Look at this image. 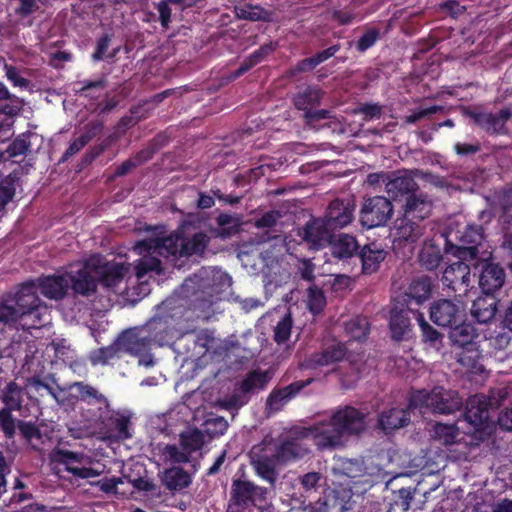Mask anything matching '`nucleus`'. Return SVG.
Masks as SVG:
<instances>
[{
	"label": "nucleus",
	"instance_id": "nucleus-1",
	"mask_svg": "<svg viewBox=\"0 0 512 512\" xmlns=\"http://www.w3.org/2000/svg\"><path fill=\"white\" fill-rule=\"evenodd\" d=\"M211 238L204 231L192 235L185 232L184 225L170 235L155 239V252L162 257H202L209 246Z\"/></svg>",
	"mask_w": 512,
	"mask_h": 512
},
{
	"label": "nucleus",
	"instance_id": "nucleus-2",
	"mask_svg": "<svg viewBox=\"0 0 512 512\" xmlns=\"http://www.w3.org/2000/svg\"><path fill=\"white\" fill-rule=\"evenodd\" d=\"M433 202L423 192H415L406 198L403 205V216L396 221V234L399 238L416 242L425 231L422 222L431 215Z\"/></svg>",
	"mask_w": 512,
	"mask_h": 512
},
{
	"label": "nucleus",
	"instance_id": "nucleus-3",
	"mask_svg": "<svg viewBox=\"0 0 512 512\" xmlns=\"http://www.w3.org/2000/svg\"><path fill=\"white\" fill-rule=\"evenodd\" d=\"M463 406V399L457 391L435 387L431 391H413L409 397V407L418 408L421 413L453 414Z\"/></svg>",
	"mask_w": 512,
	"mask_h": 512
},
{
	"label": "nucleus",
	"instance_id": "nucleus-4",
	"mask_svg": "<svg viewBox=\"0 0 512 512\" xmlns=\"http://www.w3.org/2000/svg\"><path fill=\"white\" fill-rule=\"evenodd\" d=\"M449 340L458 362L462 366L475 369L482 356L480 335L476 328L463 320L450 328Z\"/></svg>",
	"mask_w": 512,
	"mask_h": 512
},
{
	"label": "nucleus",
	"instance_id": "nucleus-5",
	"mask_svg": "<svg viewBox=\"0 0 512 512\" xmlns=\"http://www.w3.org/2000/svg\"><path fill=\"white\" fill-rule=\"evenodd\" d=\"M443 241V250L446 254L452 255L459 260H467L470 263H478L480 246L482 245L485 234L481 225H468L462 232L456 235L457 243H453L448 235L441 234Z\"/></svg>",
	"mask_w": 512,
	"mask_h": 512
},
{
	"label": "nucleus",
	"instance_id": "nucleus-6",
	"mask_svg": "<svg viewBox=\"0 0 512 512\" xmlns=\"http://www.w3.org/2000/svg\"><path fill=\"white\" fill-rule=\"evenodd\" d=\"M309 433L305 427H296L283 433L274 451V458L277 462L287 464L308 456L311 453L308 443Z\"/></svg>",
	"mask_w": 512,
	"mask_h": 512
},
{
	"label": "nucleus",
	"instance_id": "nucleus-7",
	"mask_svg": "<svg viewBox=\"0 0 512 512\" xmlns=\"http://www.w3.org/2000/svg\"><path fill=\"white\" fill-rule=\"evenodd\" d=\"M10 302L17 307L21 319L32 318L31 327L43 325L42 316L47 306L39 298L36 282L33 280L22 283L17 291L10 295Z\"/></svg>",
	"mask_w": 512,
	"mask_h": 512
},
{
	"label": "nucleus",
	"instance_id": "nucleus-8",
	"mask_svg": "<svg viewBox=\"0 0 512 512\" xmlns=\"http://www.w3.org/2000/svg\"><path fill=\"white\" fill-rule=\"evenodd\" d=\"M97 421L108 438L118 441L132 438V413L127 409L104 408L97 415Z\"/></svg>",
	"mask_w": 512,
	"mask_h": 512
},
{
	"label": "nucleus",
	"instance_id": "nucleus-9",
	"mask_svg": "<svg viewBox=\"0 0 512 512\" xmlns=\"http://www.w3.org/2000/svg\"><path fill=\"white\" fill-rule=\"evenodd\" d=\"M323 91L317 86L308 85L300 89L293 97L296 109L304 112L305 123L312 126L314 123L331 118L327 109H317L321 103Z\"/></svg>",
	"mask_w": 512,
	"mask_h": 512
},
{
	"label": "nucleus",
	"instance_id": "nucleus-10",
	"mask_svg": "<svg viewBox=\"0 0 512 512\" xmlns=\"http://www.w3.org/2000/svg\"><path fill=\"white\" fill-rule=\"evenodd\" d=\"M393 211L392 202L384 196L365 198L359 212L360 224L366 229L385 226Z\"/></svg>",
	"mask_w": 512,
	"mask_h": 512
},
{
	"label": "nucleus",
	"instance_id": "nucleus-11",
	"mask_svg": "<svg viewBox=\"0 0 512 512\" xmlns=\"http://www.w3.org/2000/svg\"><path fill=\"white\" fill-rule=\"evenodd\" d=\"M479 270V287L484 294H494L505 283V269L492 261L491 253L483 251L477 265L473 266L474 275Z\"/></svg>",
	"mask_w": 512,
	"mask_h": 512
},
{
	"label": "nucleus",
	"instance_id": "nucleus-12",
	"mask_svg": "<svg viewBox=\"0 0 512 512\" xmlns=\"http://www.w3.org/2000/svg\"><path fill=\"white\" fill-rule=\"evenodd\" d=\"M189 283H195L197 285V289L194 291L192 295L193 298L191 299L193 311L198 312L197 317L199 318H209L212 313L213 305L220 299V288L214 283H211L210 279L194 281L193 278H188L185 280L184 285L189 287Z\"/></svg>",
	"mask_w": 512,
	"mask_h": 512
},
{
	"label": "nucleus",
	"instance_id": "nucleus-13",
	"mask_svg": "<svg viewBox=\"0 0 512 512\" xmlns=\"http://www.w3.org/2000/svg\"><path fill=\"white\" fill-rule=\"evenodd\" d=\"M23 394V389L14 381L9 382L3 390L2 401L5 408L0 410V427L7 439L15 436V419L12 411L21 409Z\"/></svg>",
	"mask_w": 512,
	"mask_h": 512
},
{
	"label": "nucleus",
	"instance_id": "nucleus-14",
	"mask_svg": "<svg viewBox=\"0 0 512 512\" xmlns=\"http://www.w3.org/2000/svg\"><path fill=\"white\" fill-rule=\"evenodd\" d=\"M330 417L345 439L359 435L366 429V414L354 406H339Z\"/></svg>",
	"mask_w": 512,
	"mask_h": 512
},
{
	"label": "nucleus",
	"instance_id": "nucleus-15",
	"mask_svg": "<svg viewBox=\"0 0 512 512\" xmlns=\"http://www.w3.org/2000/svg\"><path fill=\"white\" fill-rule=\"evenodd\" d=\"M266 493V488L260 487L251 481L234 479L231 485L229 505L243 510L249 509L257 506L258 503L264 502Z\"/></svg>",
	"mask_w": 512,
	"mask_h": 512
},
{
	"label": "nucleus",
	"instance_id": "nucleus-16",
	"mask_svg": "<svg viewBox=\"0 0 512 512\" xmlns=\"http://www.w3.org/2000/svg\"><path fill=\"white\" fill-rule=\"evenodd\" d=\"M97 259L89 257L86 259L81 268L76 271L67 273V280H69V288L74 295L83 297L93 296L98 290V279L95 274L97 268L94 263Z\"/></svg>",
	"mask_w": 512,
	"mask_h": 512
},
{
	"label": "nucleus",
	"instance_id": "nucleus-17",
	"mask_svg": "<svg viewBox=\"0 0 512 512\" xmlns=\"http://www.w3.org/2000/svg\"><path fill=\"white\" fill-rule=\"evenodd\" d=\"M338 429L339 428L333 424L331 417L326 421L305 427V430L310 432L309 440L313 441L317 449L321 451L344 446L346 439Z\"/></svg>",
	"mask_w": 512,
	"mask_h": 512
},
{
	"label": "nucleus",
	"instance_id": "nucleus-18",
	"mask_svg": "<svg viewBox=\"0 0 512 512\" xmlns=\"http://www.w3.org/2000/svg\"><path fill=\"white\" fill-rule=\"evenodd\" d=\"M338 429L339 428L333 424L331 417L326 421L305 427V430L310 432L309 440L313 441L317 449L321 451L344 446L346 439Z\"/></svg>",
	"mask_w": 512,
	"mask_h": 512
},
{
	"label": "nucleus",
	"instance_id": "nucleus-19",
	"mask_svg": "<svg viewBox=\"0 0 512 512\" xmlns=\"http://www.w3.org/2000/svg\"><path fill=\"white\" fill-rule=\"evenodd\" d=\"M491 401L484 394L470 396L465 405L463 417L476 431L484 430L491 422Z\"/></svg>",
	"mask_w": 512,
	"mask_h": 512
},
{
	"label": "nucleus",
	"instance_id": "nucleus-20",
	"mask_svg": "<svg viewBox=\"0 0 512 512\" xmlns=\"http://www.w3.org/2000/svg\"><path fill=\"white\" fill-rule=\"evenodd\" d=\"M429 313L432 322L440 327L452 328L463 321L465 317L461 303L450 299L434 301L430 306Z\"/></svg>",
	"mask_w": 512,
	"mask_h": 512
},
{
	"label": "nucleus",
	"instance_id": "nucleus-21",
	"mask_svg": "<svg viewBox=\"0 0 512 512\" xmlns=\"http://www.w3.org/2000/svg\"><path fill=\"white\" fill-rule=\"evenodd\" d=\"M116 340L122 353L143 356L150 351L153 338L146 328L133 327L124 330Z\"/></svg>",
	"mask_w": 512,
	"mask_h": 512
},
{
	"label": "nucleus",
	"instance_id": "nucleus-22",
	"mask_svg": "<svg viewBox=\"0 0 512 512\" xmlns=\"http://www.w3.org/2000/svg\"><path fill=\"white\" fill-rule=\"evenodd\" d=\"M477 263H470L467 260H459L447 266L442 274L441 282L443 286L451 289L454 293L461 295L468 291L470 284V274L473 266Z\"/></svg>",
	"mask_w": 512,
	"mask_h": 512
},
{
	"label": "nucleus",
	"instance_id": "nucleus-23",
	"mask_svg": "<svg viewBox=\"0 0 512 512\" xmlns=\"http://www.w3.org/2000/svg\"><path fill=\"white\" fill-rule=\"evenodd\" d=\"M415 312H420L412 306H405L400 301L390 310L389 327L391 337L395 341H402L412 332L411 316L415 318Z\"/></svg>",
	"mask_w": 512,
	"mask_h": 512
},
{
	"label": "nucleus",
	"instance_id": "nucleus-24",
	"mask_svg": "<svg viewBox=\"0 0 512 512\" xmlns=\"http://www.w3.org/2000/svg\"><path fill=\"white\" fill-rule=\"evenodd\" d=\"M333 230L324 218H313L299 232L302 240L313 250H320L332 241Z\"/></svg>",
	"mask_w": 512,
	"mask_h": 512
},
{
	"label": "nucleus",
	"instance_id": "nucleus-25",
	"mask_svg": "<svg viewBox=\"0 0 512 512\" xmlns=\"http://www.w3.org/2000/svg\"><path fill=\"white\" fill-rule=\"evenodd\" d=\"M434 285L431 277L422 275L414 278L408 285L405 293L400 296V301L405 306L418 309L419 306L431 299Z\"/></svg>",
	"mask_w": 512,
	"mask_h": 512
},
{
	"label": "nucleus",
	"instance_id": "nucleus-26",
	"mask_svg": "<svg viewBox=\"0 0 512 512\" xmlns=\"http://www.w3.org/2000/svg\"><path fill=\"white\" fill-rule=\"evenodd\" d=\"M354 209L355 205L353 201L337 198L329 203L323 218L334 231L352 222Z\"/></svg>",
	"mask_w": 512,
	"mask_h": 512
},
{
	"label": "nucleus",
	"instance_id": "nucleus-27",
	"mask_svg": "<svg viewBox=\"0 0 512 512\" xmlns=\"http://www.w3.org/2000/svg\"><path fill=\"white\" fill-rule=\"evenodd\" d=\"M92 258L97 259L94 265L97 267L95 274L98 279V285L102 284L105 287H115L123 280L128 271V268L125 267L124 264L107 262L100 255H92Z\"/></svg>",
	"mask_w": 512,
	"mask_h": 512
},
{
	"label": "nucleus",
	"instance_id": "nucleus-28",
	"mask_svg": "<svg viewBox=\"0 0 512 512\" xmlns=\"http://www.w3.org/2000/svg\"><path fill=\"white\" fill-rule=\"evenodd\" d=\"M313 381L314 378H308L305 380L294 381L282 388H274L267 398V408L275 412L282 410V408L288 402L294 399L305 387L310 385Z\"/></svg>",
	"mask_w": 512,
	"mask_h": 512
},
{
	"label": "nucleus",
	"instance_id": "nucleus-29",
	"mask_svg": "<svg viewBox=\"0 0 512 512\" xmlns=\"http://www.w3.org/2000/svg\"><path fill=\"white\" fill-rule=\"evenodd\" d=\"M386 192L394 200L414 194L419 186L414 177L406 170H398L392 173L386 185Z\"/></svg>",
	"mask_w": 512,
	"mask_h": 512
},
{
	"label": "nucleus",
	"instance_id": "nucleus-30",
	"mask_svg": "<svg viewBox=\"0 0 512 512\" xmlns=\"http://www.w3.org/2000/svg\"><path fill=\"white\" fill-rule=\"evenodd\" d=\"M34 281L37 285V291L40 289L41 293L49 299L61 300L67 295L69 289L67 273L42 276Z\"/></svg>",
	"mask_w": 512,
	"mask_h": 512
},
{
	"label": "nucleus",
	"instance_id": "nucleus-31",
	"mask_svg": "<svg viewBox=\"0 0 512 512\" xmlns=\"http://www.w3.org/2000/svg\"><path fill=\"white\" fill-rule=\"evenodd\" d=\"M409 404L406 408L392 407L384 410L378 417V426L386 433L398 430L407 426L411 421Z\"/></svg>",
	"mask_w": 512,
	"mask_h": 512
},
{
	"label": "nucleus",
	"instance_id": "nucleus-32",
	"mask_svg": "<svg viewBox=\"0 0 512 512\" xmlns=\"http://www.w3.org/2000/svg\"><path fill=\"white\" fill-rule=\"evenodd\" d=\"M55 460L65 466V470L71 473L73 476L87 479L93 478L99 475L98 471L91 467H77L74 466L73 463H81L83 460V454L65 450L58 449L55 453Z\"/></svg>",
	"mask_w": 512,
	"mask_h": 512
},
{
	"label": "nucleus",
	"instance_id": "nucleus-33",
	"mask_svg": "<svg viewBox=\"0 0 512 512\" xmlns=\"http://www.w3.org/2000/svg\"><path fill=\"white\" fill-rule=\"evenodd\" d=\"M386 255L387 252L375 242L363 246L358 253L363 273L372 274L376 272Z\"/></svg>",
	"mask_w": 512,
	"mask_h": 512
},
{
	"label": "nucleus",
	"instance_id": "nucleus-34",
	"mask_svg": "<svg viewBox=\"0 0 512 512\" xmlns=\"http://www.w3.org/2000/svg\"><path fill=\"white\" fill-rule=\"evenodd\" d=\"M497 303L498 301L493 294H485V296L476 298L470 309L472 317L478 323H488L495 317L498 311Z\"/></svg>",
	"mask_w": 512,
	"mask_h": 512
},
{
	"label": "nucleus",
	"instance_id": "nucleus-35",
	"mask_svg": "<svg viewBox=\"0 0 512 512\" xmlns=\"http://www.w3.org/2000/svg\"><path fill=\"white\" fill-rule=\"evenodd\" d=\"M71 389H75L77 391L76 398L77 400L86 403L87 405H97L98 406V414L104 409L109 408L110 402L93 386L86 384L84 382H74L71 385Z\"/></svg>",
	"mask_w": 512,
	"mask_h": 512
},
{
	"label": "nucleus",
	"instance_id": "nucleus-36",
	"mask_svg": "<svg viewBox=\"0 0 512 512\" xmlns=\"http://www.w3.org/2000/svg\"><path fill=\"white\" fill-rule=\"evenodd\" d=\"M347 348L342 343L330 345L319 352L311 355L309 363L313 367L327 366L344 359Z\"/></svg>",
	"mask_w": 512,
	"mask_h": 512
},
{
	"label": "nucleus",
	"instance_id": "nucleus-37",
	"mask_svg": "<svg viewBox=\"0 0 512 512\" xmlns=\"http://www.w3.org/2000/svg\"><path fill=\"white\" fill-rule=\"evenodd\" d=\"M438 239H432L426 242L419 253L420 265L426 270L433 271L437 269L443 261V252Z\"/></svg>",
	"mask_w": 512,
	"mask_h": 512
},
{
	"label": "nucleus",
	"instance_id": "nucleus-38",
	"mask_svg": "<svg viewBox=\"0 0 512 512\" xmlns=\"http://www.w3.org/2000/svg\"><path fill=\"white\" fill-rule=\"evenodd\" d=\"M271 376L268 371L254 369L249 371L244 379L238 384L239 390L246 395L257 393L264 390L269 383Z\"/></svg>",
	"mask_w": 512,
	"mask_h": 512
},
{
	"label": "nucleus",
	"instance_id": "nucleus-39",
	"mask_svg": "<svg viewBox=\"0 0 512 512\" xmlns=\"http://www.w3.org/2000/svg\"><path fill=\"white\" fill-rule=\"evenodd\" d=\"M331 254L333 257L344 260L358 255L360 246L355 237L348 234L339 235L334 242L331 241Z\"/></svg>",
	"mask_w": 512,
	"mask_h": 512
},
{
	"label": "nucleus",
	"instance_id": "nucleus-40",
	"mask_svg": "<svg viewBox=\"0 0 512 512\" xmlns=\"http://www.w3.org/2000/svg\"><path fill=\"white\" fill-rule=\"evenodd\" d=\"M341 49L339 43L334 44L322 51L317 52L311 57L304 58L297 62L294 71L298 73H305L314 70L318 65L333 57Z\"/></svg>",
	"mask_w": 512,
	"mask_h": 512
},
{
	"label": "nucleus",
	"instance_id": "nucleus-41",
	"mask_svg": "<svg viewBox=\"0 0 512 512\" xmlns=\"http://www.w3.org/2000/svg\"><path fill=\"white\" fill-rule=\"evenodd\" d=\"M465 115L469 117L475 125L488 134L498 135L505 133L496 114L466 110Z\"/></svg>",
	"mask_w": 512,
	"mask_h": 512
},
{
	"label": "nucleus",
	"instance_id": "nucleus-42",
	"mask_svg": "<svg viewBox=\"0 0 512 512\" xmlns=\"http://www.w3.org/2000/svg\"><path fill=\"white\" fill-rule=\"evenodd\" d=\"M163 482L170 491H180L192 483L191 475L182 467L173 466L164 471Z\"/></svg>",
	"mask_w": 512,
	"mask_h": 512
},
{
	"label": "nucleus",
	"instance_id": "nucleus-43",
	"mask_svg": "<svg viewBox=\"0 0 512 512\" xmlns=\"http://www.w3.org/2000/svg\"><path fill=\"white\" fill-rule=\"evenodd\" d=\"M251 463L258 476L270 484L275 483L277 478L276 463L278 462L274 458V454L271 457L266 455H259L256 458L252 457Z\"/></svg>",
	"mask_w": 512,
	"mask_h": 512
},
{
	"label": "nucleus",
	"instance_id": "nucleus-44",
	"mask_svg": "<svg viewBox=\"0 0 512 512\" xmlns=\"http://www.w3.org/2000/svg\"><path fill=\"white\" fill-rule=\"evenodd\" d=\"M121 350L117 340L106 346L94 349L89 354V360L92 365H107L111 360L119 359L121 357Z\"/></svg>",
	"mask_w": 512,
	"mask_h": 512
},
{
	"label": "nucleus",
	"instance_id": "nucleus-45",
	"mask_svg": "<svg viewBox=\"0 0 512 512\" xmlns=\"http://www.w3.org/2000/svg\"><path fill=\"white\" fill-rule=\"evenodd\" d=\"M415 320L420 327L423 342L428 343L431 347L439 348L443 335L426 321L424 313L415 312Z\"/></svg>",
	"mask_w": 512,
	"mask_h": 512
},
{
	"label": "nucleus",
	"instance_id": "nucleus-46",
	"mask_svg": "<svg viewBox=\"0 0 512 512\" xmlns=\"http://www.w3.org/2000/svg\"><path fill=\"white\" fill-rule=\"evenodd\" d=\"M14 102L21 104L22 100L12 94L3 82H0V114L7 117L18 115L20 107L13 105Z\"/></svg>",
	"mask_w": 512,
	"mask_h": 512
},
{
	"label": "nucleus",
	"instance_id": "nucleus-47",
	"mask_svg": "<svg viewBox=\"0 0 512 512\" xmlns=\"http://www.w3.org/2000/svg\"><path fill=\"white\" fill-rule=\"evenodd\" d=\"M216 223L218 227L210 230L215 237L226 239L237 232V219L228 213H220L216 217Z\"/></svg>",
	"mask_w": 512,
	"mask_h": 512
},
{
	"label": "nucleus",
	"instance_id": "nucleus-48",
	"mask_svg": "<svg viewBox=\"0 0 512 512\" xmlns=\"http://www.w3.org/2000/svg\"><path fill=\"white\" fill-rule=\"evenodd\" d=\"M345 331L357 341L365 340L370 331V323L364 316H356L345 323Z\"/></svg>",
	"mask_w": 512,
	"mask_h": 512
},
{
	"label": "nucleus",
	"instance_id": "nucleus-49",
	"mask_svg": "<svg viewBox=\"0 0 512 512\" xmlns=\"http://www.w3.org/2000/svg\"><path fill=\"white\" fill-rule=\"evenodd\" d=\"M496 199L501 209V218L505 224L512 223V182L505 185L496 193Z\"/></svg>",
	"mask_w": 512,
	"mask_h": 512
},
{
	"label": "nucleus",
	"instance_id": "nucleus-50",
	"mask_svg": "<svg viewBox=\"0 0 512 512\" xmlns=\"http://www.w3.org/2000/svg\"><path fill=\"white\" fill-rule=\"evenodd\" d=\"M180 445L181 448L186 450L191 455L192 453L202 449L204 445V435L198 429L181 433Z\"/></svg>",
	"mask_w": 512,
	"mask_h": 512
},
{
	"label": "nucleus",
	"instance_id": "nucleus-51",
	"mask_svg": "<svg viewBox=\"0 0 512 512\" xmlns=\"http://www.w3.org/2000/svg\"><path fill=\"white\" fill-rule=\"evenodd\" d=\"M81 85L79 88H75L74 91L77 95L89 99H96L98 95L93 93L94 90H103L107 86L106 78L102 77L97 80H84L78 82Z\"/></svg>",
	"mask_w": 512,
	"mask_h": 512
},
{
	"label": "nucleus",
	"instance_id": "nucleus-52",
	"mask_svg": "<svg viewBox=\"0 0 512 512\" xmlns=\"http://www.w3.org/2000/svg\"><path fill=\"white\" fill-rule=\"evenodd\" d=\"M292 326V316L288 312L277 322L274 328L273 339L278 345L284 344L290 338Z\"/></svg>",
	"mask_w": 512,
	"mask_h": 512
},
{
	"label": "nucleus",
	"instance_id": "nucleus-53",
	"mask_svg": "<svg viewBox=\"0 0 512 512\" xmlns=\"http://www.w3.org/2000/svg\"><path fill=\"white\" fill-rule=\"evenodd\" d=\"M326 296L317 286L308 288V308L313 315L320 314L326 306Z\"/></svg>",
	"mask_w": 512,
	"mask_h": 512
},
{
	"label": "nucleus",
	"instance_id": "nucleus-54",
	"mask_svg": "<svg viewBox=\"0 0 512 512\" xmlns=\"http://www.w3.org/2000/svg\"><path fill=\"white\" fill-rule=\"evenodd\" d=\"M327 501L329 504V512L335 510L337 512H346L351 509L350 496L342 494L334 489L326 490Z\"/></svg>",
	"mask_w": 512,
	"mask_h": 512
},
{
	"label": "nucleus",
	"instance_id": "nucleus-55",
	"mask_svg": "<svg viewBox=\"0 0 512 512\" xmlns=\"http://www.w3.org/2000/svg\"><path fill=\"white\" fill-rule=\"evenodd\" d=\"M512 339V331L505 328L504 325L499 327V330H494L487 340L489 341L490 347L495 350L505 349Z\"/></svg>",
	"mask_w": 512,
	"mask_h": 512
},
{
	"label": "nucleus",
	"instance_id": "nucleus-56",
	"mask_svg": "<svg viewBox=\"0 0 512 512\" xmlns=\"http://www.w3.org/2000/svg\"><path fill=\"white\" fill-rule=\"evenodd\" d=\"M21 319L17 307L10 302V295L0 301V323L11 324Z\"/></svg>",
	"mask_w": 512,
	"mask_h": 512
},
{
	"label": "nucleus",
	"instance_id": "nucleus-57",
	"mask_svg": "<svg viewBox=\"0 0 512 512\" xmlns=\"http://www.w3.org/2000/svg\"><path fill=\"white\" fill-rule=\"evenodd\" d=\"M16 427L18 428L19 434L27 442H31L34 439L41 440L42 438V432L39 426L32 421L18 420L17 424L15 423V428Z\"/></svg>",
	"mask_w": 512,
	"mask_h": 512
},
{
	"label": "nucleus",
	"instance_id": "nucleus-58",
	"mask_svg": "<svg viewBox=\"0 0 512 512\" xmlns=\"http://www.w3.org/2000/svg\"><path fill=\"white\" fill-rule=\"evenodd\" d=\"M249 400L250 397L239 390V387L237 386L234 393L221 401V406L226 410H238L246 405Z\"/></svg>",
	"mask_w": 512,
	"mask_h": 512
},
{
	"label": "nucleus",
	"instance_id": "nucleus-59",
	"mask_svg": "<svg viewBox=\"0 0 512 512\" xmlns=\"http://www.w3.org/2000/svg\"><path fill=\"white\" fill-rule=\"evenodd\" d=\"M380 38V30L376 27H370L365 30L363 35L356 42L358 52H365L373 47Z\"/></svg>",
	"mask_w": 512,
	"mask_h": 512
},
{
	"label": "nucleus",
	"instance_id": "nucleus-60",
	"mask_svg": "<svg viewBox=\"0 0 512 512\" xmlns=\"http://www.w3.org/2000/svg\"><path fill=\"white\" fill-rule=\"evenodd\" d=\"M108 147L107 142H102L98 145L90 147L84 156L79 161L77 171L80 172L82 169L90 165L96 158H98Z\"/></svg>",
	"mask_w": 512,
	"mask_h": 512
},
{
	"label": "nucleus",
	"instance_id": "nucleus-61",
	"mask_svg": "<svg viewBox=\"0 0 512 512\" xmlns=\"http://www.w3.org/2000/svg\"><path fill=\"white\" fill-rule=\"evenodd\" d=\"M165 455L172 463L176 464H185L190 462V454L184 450L180 449L175 444H168L165 447Z\"/></svg>",
	"mask_w": 512,
	"mask_h": 512
},
{
	"label": "nucleus",
	"instance_id": "nucleus-62",
	"mask_svg": "<svg viewBox=\"0 0 512 512\" xmlns=\"http://www.w3.org/2000/svg\"><path fill=\"white\" fill-rule=\"evenodd\" d=\"M4 70L6 78L13 86L26 89L31 85L30 80L20 75L19 69L16 66L5 63Z\"/></svg>",
	"mask_w": 512,
	"mask_h": 512
},
{
	"label": "nucleus",
	"instance_id": "nucleus-63",
	"mask_svg": "<svg viewBox=\"0 0 512 512\" xmlns=\"http://www.w3.org/2000/svg\"><path fill=\"white\" fill-rule=\"evenodd\" d=\"M271 13L259 6H249L241 10L240 17L249 21H269Z\"/></svg>",
	"mask_w": 512,
	"mask_h": 512
},
{
	"label": "nucleus",
	"instance_id": "nucleus-64",
	"mask_svg": "<svg viewBox=\"0 0 512 512\" xmlns=\"http://www.w3.org/2000/svg\"><path fill=\"white\" fill-rule=\"evenodd\" d=\"M322 479V474L320 472H307L299 477V482L301 485V488L304 490V492H311L315 491L317 487L319 486V482Z\"/></svg>",
	"mask_w": 512,
	"mask_h": 512
}]
</instances>
